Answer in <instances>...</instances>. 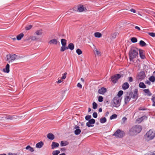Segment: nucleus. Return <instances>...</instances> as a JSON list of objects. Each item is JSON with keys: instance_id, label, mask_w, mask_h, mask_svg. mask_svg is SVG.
<instances>
[{"instance_id": "nucleus-17", "label": "nucleus", "mask_w": 155, "mask_h": 155, "mask_svg": "<svg viewBox=\"0 0 155 155\" xmlns=\"http://www.w3.org/2000/svg\"><path fill=\"white\" fill-rule=\"evenodd\" d=\"M94 53L96 56H100L101 55V52L97 50L96 48H95L94 50Z\"/></svg>"}, {"instance_id": "nucleus-45", "label": "nucleus", "mask_w": 155, "mask_h": 155, "mask_svg": "<svg viewBox=\"0 0 155 155\" xmlns=\"http://www.w3.org/2000/svg\"><path fill=\"white\" fill-rule=\"evenodd\" d=\"M91 117V115H87L86 116L85 119L86 120H90Z\"/></svg>"}, {"instance_id": "nucleus-63", "label": "nucleus", "mask_w": 155, "mask_h": 155, "mask_svg": "<svg viewBox=\"0 0 155 155\" xmlns=\"http://www.w3.org/2000/svg\"><path fill=\"white\" fill-rule=\"evenodd\" d=\"M91 109L89 107L88 109V112H90L91 111Z\"/></svg>"}, {"instance_id": "nucleus-12", "label": "nucleus", "mask_w": 155, "mask_h": 155, "mask_svg": "<svg viewBox=\"0 0 155 155\" xmlns=\"http://www.w3.org/2000/svg\"><path fill=\"white\" fill-rule=\"evenodd\" d=\"M107 90L106 88L102 87L98 90V93L101 94H103Z\"/></svg>"}, {"instance_id": "nucleus-41", "label": "nucleus", "mask_w": 155, "mask_h": 155, "mask_svg": "<svg viewBox=\"0 0 155 155\" xmlns=\"http://www.w3.org/2000/svg\"><path fill=\"white\" fill-rule=\"evenodd\" d=\"M76 52L78 55H80L82 54V51L79 49H78L76 50Z\"/></svg>"}, {"instance_id": "nucleus-51", "label": "nucleus", "mask_w": 155, "mask_h": 155, "mask_svg": "<svg viewBox=\"0 0 155 155\" xmlns=\"http://www.w3.org/2000/svg\"><path fill=\"white\" fill-rule=\"evenodd\" d=\"M65 47L64 46H62L61 48L60 51H64L65 50Z\"/></svg>"}, {"instance_id": "nucleus-20", "label": "nucleus", "mask_w": 155, "mask_h": 155, "mask_svg": "<svg viewBox=\"0 0 155 155\" xmlns=\"http://www.w3.org/2000/svg\"><path fill=\"white\" fill-rule=\"evenodd\" d=\"M47 137L49 139L52 140L54 139V137L53 134L51 133H49L47 135Z\"/></svg>"}, {"instance_id": "nucleus-1", "label": "nucleus", "mask_w": 155, "mask_h": 155, "mask_svg": "<svg viewBox=\"0 0 155 155\" xmlns=\"http://www.w3.org/2000/svg\"><path fill=\"white\" fill-rule=\"evenodd\" d=\"M142 127L139 125L132 127L129 130V134L130 136H135L140 133L142 130Z\"/></svg>"}, {"instance_id": "nucleus-27", "label": "nucleus", "mask_w": 155, "mask_h": 155, "mask_svg": "<svg viewBox=\"0 0 155 155\" xmlns=\"http://www.w3.org/2000/svg\"><path fill=\"white\" fill-rule=\"evenodd\" d=\"M23 36L24 34L22 33H21L17 36V39L18 40H20Z\"/></svg>"}, {"instance_id": "nucleus-47", "label": "nucleus", "mask_w": 155, "mask_h": 155, "mask_svg": "<svg viewBox=\"0 0 155 155\" xmlns=\"http://www.w3.org/2000/svg\"><path fill=\"white\" fill-rule=\"evenodd\" d=\"M93 117L94 118H96L97 117V113L95 112H94L93 113Z\"/></svg>"}, {"instance_id": "nucleus-7", "label": "nucleus", "mask_w": 155, "mask_h": 155, "mask_svg": "<svg viewBox=\"0 0 155 155\" xmlns=\"http://www.w3.org/2000/svg\"><path fill=\"white\" fill-rule=\"evenodd\" d=\"M124 131L120 130V129H118L113 134L115 136L116 138H120L124 137Z\"/></svg>"}, {"instance_id": "nucleus-29", "label": "nucleus", "mask_w": 155, "mask_h": 155, "mask_svg": "<svg viewBox=\"0 0 155 155\" xmlns=\"http://www.w3.org/2000/svg\"><path fill=\"white\" fill-rule=\"evenodd\" d=\"M68 144V142L61 141L60 143V145L61 147L65 146Z\"/></svg>"}, {"instance_id": "nucleus-22", "label": "nucleus", "mask_w": 155, "mask_h": 155, "mask_svg": "<svg viewBox=\"0 0 155 155\" xmlns=\"http://www.w3.org/2000/svg\"><path fill=\"white\" fill-rule=\"evenodd\" d=\"M44 143L42 141H41L37 143L36 145V147L38 148H40L43 146Z\"/></svg>"}, {"instance_id": "nucleus-35", "label": "nucleus", "mask_w": 155, "mask_h": 155, "mask_svg": "<svg viewBox=\"0 0 155 155\" xmlns=\"http://www.w3.org/2000/svg\"><path fill=\"white\" fill-rule=\"evenodd\" d=\"M92 105H93V108L94 109H96L97 108V104L95 102H93V104H92Z\"/></svg>"}, {"instance_id": "nucleus-56", "label": "nucleus", "mask_w": 155, "mask_h": 155, "mask_svg": "<svg viewBox=\"0 0 155 155\" xmlns=\"http://www.w3.org/2000/svg\"><path fill=\"white\" fill-rule=\"evenodd\" d=\"M146 117L145 116H144L143 117H141L140 118H139L138 119H137V121H138L139 120H140V122L141 121L143 120V118L144 117Z\"/></svg>"}, {"instance_id": "nucleus-52", "label": "nucleus", "mask_w": 155, "mask_h": 155, "mask_svg": "<svg viewBox=\"0 0 155 155\" xmlns=\"http://www.w3.org/2000/svg\"><path fill=\"white\" fill-rule=\"evenodd\" d=\"M77 86L79 87L80 88H81L82 87V85L79 83H78Z\"/></svg>"}, {"instance_id": "nucleus-36", "label": "nucleus", "mask_w": 155, "mask_h": 155, "mask_svg": "<svg viewBox=\"0 0 155 155\" xmlns=\"http://www.w3.org/2000/svg\"><path fill=\"white\" fill-rule=\"evenodd\" d=\"M95 120L94 119H91L89 120L88 121V122L90 124H93L95 123Z\"/></svg>"}, {"instance_id": "nucleus-34", "label": "nucleus", "mask_w": 155, "mask_h": 155, "mask_svg": "<svg viewBox=\"0 0 155 155\" xmlns=\"http://www.w3.org/2000/svg\"><path fill=\"white\" fill-rule=\"evenodd\" d=\"M150 81L152 82H153L155 81V78L153 76H151L149 78Z\"/></svg>"}, {"instance_id": "nucleus-18", "label": "nucleus", "mask_w": 155, "mask_h": 155, "mask_svg": "<svg viewBox=\"0 0 155 155\" xmlns=\"http://www.w3.org/2000/svg\"><path fill=\"white\" fill-rule=\"evenodd\" d=\"M129 87V84L127 82H125L122 85V89L123 90H126L128 89Z\"/></svg>"}, {"instance_id": "nucleus-61", "label": "nucleus", "mask_w": 155, "mask_h": 155, "mask_svg": "<svg viewBox=\"0 0 155 155\" xmlns=\"http://www.w3.org/2000/svg\"><path fill=\"white\" fill-rule=\"evenodd\" d=\"M127 119V118L125 117H124L123 118H122V120H123L124 121H125V120H126Z\"/></svg>"}, {"instance_id": "nucleus-15", "label": "nucleus", "mask_w": 155, "mask_h": 155, "mask_svg": "<svg viewBox=\"0 0 155 155\" xmlns=\"http://www.w3.org/2000/svg\"><path fill=\"white\" fill-rule=\"evenodd\" d=\"M60 43V42L58 41L56 39H53L49 41V43L50 44H53L54 45H56L58 43Z\"/></svg>"}, {"instance_id": "nucleus-4", "label": "nucleus", "mask_w": 155, "mask_h": 155, "mask_svg": "<svg viewBox=\"0 0 155 155\" xmlns=\"http://www.w3.org/2000/svg\"><path fill=\"white\" fill-rule=\"evenodd\" d=\"M121 99L119 97H116L112 100L113 106L117 107L120 105Z\"/></svg>"}, {"instance_id": "nucleus-9", "label": "nucleus", "mask_w": 155, "mask_h": 155, "mask_svg": "<svg viewBox=\"0 0 155 155\" xmlns=\"http://www.w3.org/2000/svg\"><path fill=\"white\" fill-rule=\"evenodd\" d=\"M145 76L146 75L144 72H140L138 75L137 79L139 81H141L144 79Z\"/></svg>"}, {"instance_id": "nucleus-62", "label": "nucleus", "mask_w": 155, "mask_h": 155, "mask_svg": "<svg viewBox=\"0 0 155 155\" xmlns=\"http://www.w3.org/2000/svg\"><path fill=\"white\" fill-rule=\"evenodd\" d=\"M98 111L99 112H101L102 111V109L101 108H100L99 109Z\"/></svg>"}, {"instance_id": "nucleus-19", "label": "nucleus", "mask_w": 155, "mask_h": 155, "mask_svg": "<svg viewBox=\"0 0 155 155\" xmlns=\"http://www.w3.org/2000/svg\"><path fill=\"white\" fill-rule=\"evenodd\" d=\"M139 51L140 56L141 58L142 59H144L145 58V56L143 53V51L142 50L139 49Z\"/></svg>"}, {"instance_id": "nucleus-13", "label": "nucleus", "mask_w": 155, "mask_h": 155, "mask_svg": "<svg viewBox=\"0 0 155 155\" xmlns=\"http://www.w3.org/2000/svg\"><path fill=\"white\" fill-rule=\"evenodd\" d=\"M59 145V144L58 143L53 142H52L51 145V149H54L58 147Z\"/></svg>"}, {"instance_id": "nucleus-37", "label": "nucleus", "mask_w": 155, "mask_h": 155, "mask_svg": "<svg viewBox=\"0 0 155 155\" xmlns=\"http://www.w3.org/2000/svg\"><path fill=\"white\" fill-rule=\"evenodd\" d=\"M151 101L153 102L152 106L155 107V97L153 96L152 97Z\"/></svg>"}, {"instance_id": "nucleus-24", "label": "nucleus", "mask_w": 155, "mask_h": 155, "mask_svg": "<svg viewBox=\"0 0 155 155\" xmlns=\"http://www.w3.org/2000/svg\"><path fill=\"white\" fill-rule=\"evenodd\" d=\"M139 87L141 88H146V86L143 82H140L139 84Z\"/></svg>"}, {"instance_id": "nucleus-26", "label": "nucleus", "mask_w": 155, "mask_h": 155, "mask_svg": "<svg viewBox=\"0 0 155 155\" xmlns=\"http://www.w3.org/2000/svg\"><path fill=\"white\" fill-rule=\"evenodd\" d=\"M25 149L26 150H29L30 152H32L34 151V150L33 148L31 147L29 145L27 146L26 147Z\"/></svg>"}, {"instance_id": "nucleus-59", "label": "nucleus", "mask_w": 155, "mask_h": 155, "mask_svg": "<svg viewBox=\"0 0 155 155\" xmlns=\"http://www.w3.org/2000/svg\"><path fill=\"white\" fill-rule=\"evenodd\" d=\"M135 28L136 29H137V30H140V28L138 26H136L135 27Z\"/></svg>"}, {"instance_id": "nucleus-31", "label": "nucleus", "mask_w": 155, "mask_h": 155, "mask_svg": "<svg viewBox=\"0 0 155 155\" xmlns=\"http://www.w3.org/2000/svg\"><path fill=\"white\" fill-rule=\"evenodd\" d=\"M100 121L101 123L103 124L106 122L107 120L105 117H104L103 118L100 119Z\"/></svg>"}, {"instance_id": "nucleus-11", "label": "nucleus", "mask_w": 155, "mask_h": 155, "mask_svg": "<svg viewBox=\"0 0 155 155\" xmlns=\"http://www.w3.org/2000/svg\"><path fill=\"white\" fill-rule=\"evenodd\" d=\"M143 91L145 93L144 95H145L151 96L152 94L148 89H144Z\"/></svg>"}, {"instance_id": "nucleus-32", "label": "nucleus", "mask_w": 155, "mask_h": 155, "mask_svg": "<svg viewBox=\"0 0 155 155\" xmlns=\"http://www.w3.org/2000/svg\"><path fill=\"white\" fill-rule=\"evenodd\" d=\"M60 153V151L58 150H55L53 151L52 152V155H58Z\"/></svg>"}, {"instance_id": "nucleus-46", "label": "nucleus", "mask_w": 155, "mask_h": 155, "mask_svg": "<svg viewBox=\"0 0 155 155\" xmlns=\"http://www.w3.org/2000/svg\"><path fill=\"white\" fill-rule=\"evenodd\" d=\"M148 34L149 35L152 37H155V33L153 32H149L148 33Z\"/></svg>"}, {"instance_id": "nucleus-8", "label": "nucleus", "mask_w": 155, "mask_h": 155, "mask_svg": "<svg viewBox=\"0 0 155 155\" xmlns=\"http://www.w3.org/2000/svg\"><path fill=\"white\" fill-rule=\"evenodd\" d=\"M120 77L121 75L120 74H115L111 77V81L113 83H115Z\"/></svg>"}, {"instance_id": "nucleus-16", "label": "nucleus", "mask_w": 155, "mask_h": 155, "mask_svg": "<svg viewBox=\"0 0 155 155\" xmlns=\"http://www.w3.org/2000/svg\"><path fill=\"white\" fill-rule=\"evenodd\" d=\"M3 118H5L7 120H12L15 118L14 116H12L9 115H5Z\"/></svg>"}, {"instance_id": "nucleus-14", "label": "nucleus", "mask_w": 155, "mask_h": 155, "mask_svg": "<svg viewBox=\"0 0 155 155\" xmlns=\"http://www.w3.org/2000/svg\"><path fill=\"white\" fill-rule=\"evenodd\" d=\"M131 99V98L130 96L129 95H127L124 97V102L125 104H127L128 103L129 101H130Z\"/></svg>"}, {"instance_id": "nucleus-42", "label": "nucleus", "mask_w": 155, "mask_h": 155, "mask_svg": "<svg viewBox=\"0 0 155 155\" xmlns=\"http://www.w3.org/2000/svg\"><path fill=\"white\" fill-rule=\"evenodd\" d=\"M131 41L133 43H135L137 41V39L135 37H133L131 38Z\"/></svg>"}, {"instance_id": "nucleus-33", "label": "nucleus", "mask_w": 155, "mask_h": 155, "mask_svg": "<svg viewBox=\"0 0 155 155\" xmlns=\"http://www.w3.org/2000/svg\"><path fill=\"white\" fill-rule=\"evenodd\" d=\"M140 45L142 47L146 45V43L143 41L141 40L139 43Z\"/></svg>"}, {"instance_id": "nucleus-28", "label": "nucleus", "mask_w": 155, "mask_h": 155, "mask_svg": "<svg viewBox=\"0 0 155 155\" xmlns=\"http://www.w3.org/2000/svg\"><path fill=\"white\" fill-rule=\"evenodd\" d=\"M61 43L63 46H66V40L64 39H62L61 40Z\"/></svg>"}, {"instance_id": "nucleus-64", "label": "nucleus", "mask_w": 155, "mask_h": 155, "mask_svg": "<svg viewBox=\"0 0 155 155\" xmlns=\"http://www.w3.org/2000/svg\"><path fill=\"white\" fill-rule=\"evenodd\" d=\"M59 155H66L65 153H62L60 154Z\"/></svg>"}, {"instance_id": "nucleus-6", "label": "nucleus", "mask_w": 155, "mask_h": 155, "mask_svg": "<svg viewBox=\"0 0 155 155\" xmlns=\"http://www.w3.org/2000/svg\"><path fill=\"white\" fill-rule=\"evenodd\" d=\"M138 90L137 89H135L133 92L129 93L127 95L129 94L130 98L134 99V100L135 101L138 97Z\"/></svg>"}, {"instance_id": "nucleus-49", "label": "nucleus", "mask_w": 155, "mask_h": 155, "mask_svg": "<svg viewBox=\"0 0 155 155\" xmlns=\"http://www.w3.org/2000/svg\"><path fill=\"white\" fill-rule=\"evenodd\" d=\"M67 74V73L66 72H65L63 76L61 77V79H65L66 77V75Z\"/></svg>"}, {"instance_id": "nucleus-23", "label": "nucleus", "mask_w": 155, "mask_h": 155, "mask_svg": "<svg viewBox=\"0 0 155 155\" xmlns=\"http://www.w3.org/2000/svg\"><path fill=\"white\" fill-rule=\"evenodd\" d=\"M9 65L8 64H7L6 65L5 68L4 69V71L5 72L7 73H9Z\"/></svg>"}, {"instance_id": "nucleus-60", "label": "nucleus", "mask_w": 155, "mask_h": 155, "mask_svg": "<svg viewBox=\"0 0 155 155\" xmlns=\"http://www.w3.org/2000/svg\"><path fill=\"white\" fill-rule=\"evenodd\" d=\"M62 81L61 80H59L58 81H57V83H58V84H59V83H61V82H62Z\"/></svg>"}, {"instance_id": "nucleus-30", "label": "nucleus", "mask_w": 155, "mask_h": 155, "mask_svg": "<svg viewBox=\"0 0 155 155\" xmlns=\"http://www.w3.org/2000/svg\"><path fill=\"white\" fill-rule=\"evenodd\" d=\"M94 35L97 38H100L102 36L101 33L99 32H96L95 33Z\"/></svg>"}, {"instance_id": "nucleus-43", "label": "nucleus", "mask_w": 155, "mask_h": 155, "mask_svg": "<svg viewBox=\"0 0 155 155\" xmlns=\"http://www.w3.org/2000/svg\"><path fill=\"white\" fill-rule=\"evenodd\" d=\"M98 101L100 102H102L103 101V97L101 96H100L98 97Z\"/></svg>"}, {"instance_id": "nucleus-58", "label": "nucleus", "mask_w": 155, "mask_h": 155, "mask_svg": "<svg viewBox=\"0 0 155 155\" xmlns=\"http://www.w3.org/2000/svg\"><path fill=\"white\" fill-rule=\"evenodd\" d=\"M31 38L33 40H35L36 39V38L35 36H32L31 37Z\"/></svg>"}, {"instance_id": "nucleus-40", "label": "nucleus", "mask_w": 155, "mask_h": 155, "mask_svg": "<svg viewBox=\"0 0 155 155\" xmlns=\"http://www.w3.org/2000/svg\"><path fill=\"white\" fill-rule=\"evenodd\" d=\"M35 34L36 35H41L42 34L41 30H39L36 31L35 32Z\"/></svg>"}, {"instance_id": "nucleus-57", "label": "nucleus", "mask_w": 155, "mask_h": 155, "mask_svg": "<svg viewBox=\"0 0 155 155\" xmlns=\"http://www.w3.org/2000/svg\"><path fill=\"white\" fill-rule=\"evenodd\" d=\"M130 11L132 12H133L134 13H135L136 12V11L133 8H131L130 10Z\"/></svg>"}, {"instance_id": "nucleus-2", "label": "nucleus", "mask_w": 155, "mask_h": 155, "mask_svg": "<svg viewBox=\"0 0 155 155\" xmlns=\"http://www.w3.org/2000/svg\"><path fill=\"white\" fill-rule=\"evenodd\" d=\"M139 50V49L136 48H131L129 52L130 61L133 60L134 58L137 57Z\"/></svg>"}, {"instance_id": "nucleus-53", "label": "nucleus", "mask_w": 155, "mask_h": 155, "mask_svg": "<svg viewBox=\"0 0 155 155\" xmlns=\"http://www.w3.org/2000/svg\"><path fill=\"white\" fill-rule=\"evenodd\" d=\"M145 83L146 84H147L149 85H150L151 84L150 82V81H149L148 80H147V81H145Z\"/></svg>"}, {"instance_id": "nucleus-25", "label": "nucleus", "mask_w": 155, "mask_h": 155, "mask_svg": "<svg viewBox=\"0 0 155 155\" xmlns=\"http://www.w3.org/2000/svg\"><path fill=\"white\" fill-rule=\"evenodd\" d=\"M68 48L71 50H73L74 48V45L73 43H70L68 45Z\"/></svg>"}, {"instance_id": "nucleus-55", "label": "nucleus", "mask_w": 155, "mask_h": 155, "mask_svg": "<svg viewBox=\"0 0 155 155\" xmlns=\"http://www.w3.org/2000/svg\"><path fill=\"white\" fill-rule=\"evenodd\" d=\"M128 81L130 82H132L133 81V78L131 77H129L128 78Z\"/></svg>"}, {"instance_id": "nucleus-38", "label": "nucleus", "mask_w": 155, "mask_h": 155, "mask_svg": "<svg viewBox=\"0 0 155 155\" xmlns=\"http://www.w3.org/2000/svg\"><path fill=\"white\" fill-rule=\"evenodd\" d=\"M123 94V91H119L118 93L117 94V97H120V96H121Z\"/></svg>"}, {"instance_id": "nucleus-5", "label": "nucleus", "mask_w": 155, "mask_h": 155, "mask_svg": "<svg viewBox=\"0 0 155 155\" xmlns=\"http://www.w3.org/2000/svg\"><path fill=\"white\" fill-rule=\"evenodd\" d=\"M18 57L15 54H10L6 55V61H8V63H12L17 58V57Z\"/></svg>"}, {"instance_id": "nucleus-39", "label": "nucleus", "mask_w": 155, "mask_h": 155, "mask_svg": "<svg viewBox=\"0 0 155 155\" xmlns=\"http://www.w3.org/2000/svg\"><path fill=\"white\" fill-rule=\"evenodd\" d=\"M117 115L116 114H114L112 115L110 117V119L111 120L116 118L117 117Z\"/></svg>"}, {"instance_id": "nucleus-10", "label": "nucleus", "mask_w": 155, "mask_h": 155, "mask_svg": "<svg viewBox=\"0 0 155 155\" xmlns=\"http://www.w3.org/2000/svg\"><path fill=\"white\" fill-rule=\"evenodd\" d=\"M74 129H75V130H74V134L75 135H78L81 133V130L79 129V127L78 126L75 125L74 127Z\"/></svg>"}, {"instance_id": "nucleus-54", "label": "nucleus", "mask_w": 155, "mask_h": 155, "mask_svg": "<svg viewBox=\"0 0 155 155\" xmlns=\"http://www.w3.org/2000/svg\"><path fill=\"white\" fill-rule=\"evenodd\" d=\"M117 33H115L113 34V35L112 36V38L113 39L115 38L116 37L117 35Z\"/></svg>"}, {"instance_id": "nucleus-50", "label": "nucleus", "mask_w": 155, "mask_h": 155, "mask_svg": "<svg viewBox=\"0 0 155 155\" xmlns=\"http://www.w3.org/2000/svg\"><path fill=\"white\" fill-rule=\"evenodd\" d=\"M86 125L88 127H92L94 126V125L92 124H90L88 122H87L86 123Z\"/></svg>"}, {"instance_id": "nucleus-21", "label": "nucleus", "mask_w": 155, "mask_h": 155, "mask_svg": "<svg viewBox=\"0 0 155 155\" xmlns=\"http://www.w3.org/2000/svg\"><path fill=\"white\" fill-rule=\"evenodd\" d=\"M78 10L79 12H82L86 10L85 8H84L83 5H80V7L78 8Z\"/></svg>"}, {"instance_id": "nucleus-48", "label": "nucleus", "mask_w": 155, "mask_h": 155, "mask_svg": "<svg viewBox=\"0 0 155 155\" xmlns=\"http://www.w3.org/2000/svg\"><path fill=\"white\" fill-rule=\"evenodd\" d=\"M32 27V25H28L26 27H25V29L26 30H28L30 29Z\"/></svg>"}, {"instance_id": "nucleus-44", "label": "nucleus", "mask_w": 155, "mask_h": 155, "mask_svg": "<svg viewBox=\"0 0 155 155\" xmlns=\"http://www.w3.org/2000/svg\"><path fill=\"white\" fill-rule=\"evenodd\" d=\"M138 109L139 110H147V108L145 107H139Z\"/></svg>"}, {"instance_id": "nucleus-3", "label": "nucleus", "mask_w": 155, "mask_h": 155, "mask_svg": "<svg viewBox=\"0 0 155 155\" xmlns=\"http://www.w3.org/2000/svg\"><path fill=\"white\" fill-rule=\"evenodd\" d=\"M155 137V133L152 130H150L144 135V137L148 141L153 139Z\"/></svg>"}]
</instances>
